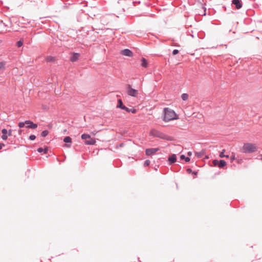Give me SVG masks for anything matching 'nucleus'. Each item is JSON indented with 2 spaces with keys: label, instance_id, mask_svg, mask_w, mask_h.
<instances>
[{
  "label": "nucleus",
  "instance_id": "f257e3e1",
  "mask_svg": "<svg viewBox=\"0 0 262 262\" xmlns=\"http://www.w3.org/2000/svg\"><path fill=\"white\" fill-rule=\"evenodd\" d=\"M178 119V115L173 110L169 108H165L164 109V116L163 118L164 121L167 122L170 121L177 120Z\"/></svg>",
  "mask_w": 262,
  "mask_h": 262
},
{
  "label": "nucleus",
  "instance_id": "f03ea898",
  "mask_svg": "<svg viewBox=\"0 0 262 262\" xmlns=\"http://www.w3.org/2000/svg\"><path fill=\"white\" fill-rule=\"evenodd\" d=\"M150 136H152L155 137L159 138L167 141H173V138L168 136L157 129H151L149 133Z\"/></svg>",
  "mask_w": 262,
  "mask_h": 262
},
{
  "label": "nucleus",
  "instance_id": "7ed1b4c3",
  "mask_svg": "<svg viewBox=\"0 0 262 262\" xmlns=\"http://www.w3.org/2000/svg\"><path fill=\"white\" fill-rule=\"evenodd\" d=\"M257 150V147L256 144L250 143H245L242 148V150L244 153H251Z\"/></svg>",
  "mask_w": 262,
  "mask_h": 262
},
{
  "label": "nucleus",
  "instance_id": "20e7f679",
  "mask_svg": "<svg viewBox=\"0 0 262 262\" xmlns=\"http://www.w3.org/2000/svg\"><path fill=\"white\" fill-rule=\"evenodd\" d=\"M81 139L85 140V144L86 145H94L96 143L95 139L91 138L90 135L83 134L81 135Z\"/></svg>",
  "mask_w": 262,
  "mask_h": 262
},
{
  "label": "nucleus",
  "instance_id": "39448f33",
  "mask_svg": "<svg viewBox=\"0 0 262 262\" xmlns=\"http://www.w3.org/2000/svg\"><path fill=\"white\" fill-rule=\"evenodd\" d=\"M126 89V93L129 96L135 97H137L138 96V91L135 89H133L130 85H127Z\"/></svg>",
  "mask_w": 262,
  "mask_h": 262
},
{
  "label": "nucleus",
  "instance_id": "423d86ee",
  "mask_svg": "<svg viewBox=\"0 0 262 262\" xmlns=\"http://www.w3.org/2000/svg\"><path fill=\"white\" fill-rule=\"evenodd\" d=\"M159 150V148H148L146 149L145 153L147 156H151V155L155 154L157 151Z\"/></svg>",
  "mask_w": 262,
  "mask_h": 262
},
{
  "label": "nucleus",
  "instance_id": "0eeeda50",
  "mask_svg": "<svg viewBox=\"0 0 262 262\" xmlns=\"http://www.w3.org/2000/svg\"><path fill=\"white\" fill-rule=\"evenodd\" d=\"M121 53L122 55L128 56V57H132L133 56V52L129 50V49H124L122 51H121Z\"/></svg>",
  "mask_w": 262,
  "mask_h": 262
},
{
  "label": "nucleus",
  "instance_id": "6e6552de",
  "mask_svg": "<svg viewBox=\"0 0 262 262\" xmlns=\"http://www.w3.org/2000/svg\"><path fill=\"white\" fill-rule=\"evenodd\" d=\"M26 124L27 125V127L35 129L37 127L36 124L33 123V122L30 120H27L25 121Z\"/></svg>",
  "mask_w": 262,
  "mask_h": 262
},
{
  "label": "nucleus",
  "instance_id": "1a4fd4ad",
  "mask_svg": "<svg viewBox=\"0 0 262 262\" xmlns=\"http://www.w3.org/2000/svg\"><path fill=\"white\" fill-rule=\"evenodd\" d=\"M3 135L2 138L3 140H6L8 138V130L6 129H3L2 130Z\"/></svg>",
  "mask_w": 262,
  "mask_h": 262
},
{
  "label": "nucleus",
  "instance_id": "9d476101",
  "mask_svg": "<svg viewBox=\"0 0 262 262\" xmlns=\"http://www.w3.org/2000/svg\"><path fill=\"white\" fill-rule=\"evenodd\" d=\"M232 4L236 6L237 9H240L242 7V4L240 3L239 0H233Z\"/></svg>",
  "mask_w": 262,
  "mask_h": 262
},
{
  "label": "nucleus",
  "instance_id": "9b49d317",
  "mask_svg": "<svg viewBox=\"0 0 262 262\" xmlns=\"http://www.w3.org/2000/svg\"><path fill=\"white\" fill-rule=\"evenodd\" d=\"M79 57V54L78 53H74L71 58V61L72 62L76 61L78 60Z\"/></svg>",
  "mask_w": 262,
  "mask_h": 262
},
{
  "label": "nucleus",
  "instance_id": "f8f14e48",
  "mask_svg": "<svg viewBox=\"0 0 262 262\" xmlns=\"http://www.w3.org/2000/svg\"><path fill=\"white\" fill-rule=\"evenodd\" d=\"M176 160H177L176 155H174V154L172 155V156L169 157V158H168V161L171 163H174L176 161Z\"/></svg>",
  "mask_w": 262,
  "mask_h": 262
},
{
  "label": "nucleus",
  "instance_id": "ddd939ff",
  "mask_svg": "<svg viewBox=\"0 0 262 262\" xmlns=\"http://www.w3.org/2000/svg\"><path fill=\"white\" fill-rule=\"evenodd\" d=\"M141 66L144 68H146L148 65L147 61L144 58L141 59Z\"/></svg>",
  "mask_w": 262,
  "mask_h": 262
},
{
  "label": "nucleus",
  "instance_id": "4468645a",
  "mask_svg": "<svg viewBox=\"0 0 262 262\" xmlns=\"http://www.w3.org/2000/svg\"><path fill=\"white\" fill-rule=\"evenodd\" d=\"M226 165V162L224 160L219 161L218 167L220 168H223Z\"/></svg>",
  "mask_w": 262,
  "mask_h": 262
},
{
  "label": "nucleus",
  "instance_id": "2eb2a0df",
  "mask_svg": "<svg viewBox=\"0 0 262 262\" xmlns=\"http://www.w3.org/2000/svg\"><path fill=\"white\" fill-rule=\"evenodd\" d=\"M204 154H205V151L204 150H202L201 152H195V156L198 158H201Z\"/></svg>",
  "mask_w": 262,
  "mask_h": 262
},
{
  "label": "nucleus",
  "instance_id": "dca6fc26",
  "mask_svg": "<svg viewBox=\"0 0 262 262\" xmlns=\"http://www.w3.org/2000/svg\"><path fill=\"white\" fill-rule=\"evenodd\" d=\"M124 106V105L123 104L122 100L121 99H119L118 100V104L117 105V107L122 109L123 107Z\"/></svg>",
  "mask_w": 262,
  "mask_h": 262
},
{
  "label": "nucleus",
  "instance_id": "f3484780",
  "mask_svg": "<svg viewBox=\"0 0 262 262\" xmlns=\"http://www.w3.org/2000/svg\"><path fill=\"white\" fill-rule=\"evenodd\" d=\"M37 151L39 152H43L44 154H46L47 151H48V148H42L41 147H40L39 148L37 149Z\"/></svg>",
  "mask_w": 262,
  "mask_h": 262
},
{
  "label": "nucleus",
  "instance_id": "a211bd4d",
  "mask_svg": "<svg viewBox=\"0 0 262 262\" xmlns=\"http://www.w3.org/2000/svg\"><path fill=\"white\" fill-rule=\"evenodd\" d=\"M225 152V149H223L222 151H221V152L220 153V158H224V157H226V158H229V156L228 155H224V153Z\"/></svg>",
  "mask_w": 262,
  "mask_h": 262
},
{
  "label": "nucleus",
  "instance_id": "6ab92c4d",
  "mask_svg": "<svg viewBox=\"0 0 262 262\" xmlns=\"http://www.w3.org/2000/svg\"><path fill=\"white\" fill-rule=\"evenodd\" d=\"M181 98L184 101H186L188 98V95L187 94L184 93L182 95Z\"/></svg>",
  "mask_w": 262,
  "mask_h": 262
},
{
  "label": "nucleus",
  "instance_id": "aec40b11",
  "mask_svg": "<svg viewBox=\"0 0 262 262\" xmlns=\"http://www.w3.org/2000/svg\"><path fill=\"white\" fill-rule=\"evenodd\" d=\"M180 158L181 160H185L186 162H188L190 160L189 158L185 157V156L184 155H181L180 156Z\"/></svg>",
  "mask_w": 262,
  "mask_h": 262
},
{
  "label": "nucleus",
  "instance_id": "412c9836",
  "mask_svg": "<svg viewBox=\"0 0 262 262\" xmlns=\"http://www.w3.org/2000/svg\"><path fill=\"white\" fill-rule=\"evenodd\" d=\"M63 141L66 143H71L72 139L70 137H66L63 139Z\"/></svg>",
  "mask_w": 262,
  "mask_h": 262
},
{
  "label": "nucleus",
  "instance_id": "4be33fe9",
  "mask_svg": "<svg viewBox=\"0 0 262 262\" xmlns=\"http://www.w3.org/2000/svg\"><path fill=\"white\" fill-rule=\"evenodd\" d=\"M48 133L49 132L48 130H44L41 133V136L43 137H45L48 135Z\"/></svg>",
  "mask_w": 262,
  "mask_h": 262
},
{
  "label": "nucleus",
  "instance_id": "5701e85b",
  "mask_svg": "<svg viewBox=\"0 0 262 262\" xmlns=\"http://www.w3.org/2000/svg\"><path fill=\"white\" fill-rule=\"evenodd\" d=\"M202 9L204 10L203 12L201 13V12L198 11V13L200 15H205V14H206L205 11H206V9L204 7H202Z\"/></svg>",
  "mask_w": 262,
  "mask_h": 262
},
{
  "label": "nucleus",
  "instance_id": "b1692460",
  "mask_svg": "<svg viewBox=\"0 0 262 262\" xmlns=\"http://www.w3.org/2000/svg\"><path fill=\"white\" fill-rule=\"evenodd\" d=\"M23 45V40H20L17 42V46L18 47H20Z\"/></svg>",
  "mask_w": 262,
  "mask_h": 262
},
{
  "label": "nucleus",
  "instance_id": "393cba45",
  "mask_svg": "<svg viewBox=\"0 0 262 262\" xmlns=\"http://www.w3.org/2000/svg\"><path fill=\"white\" fill-rule=\"evenodd\" d=\"M5 68V63L3 62H0V70H3Z\"/></svg>",
  "mask_w": 262,
  "mask_h": 262
},
{
  "label": "nucleus",
  "instance_id": "a878e982",
  "mask_svg": "<svg viewBox=\"0 0 262 262\" xmlns=\"http://www.w3.org/2000/svg\"><path fill=\"white\" fill-rule=\"evenodd\" d=\"M212 162L214 166H218L219 161H218L217 160H214Z\"/></svg>",
  "mask_w": 262,
  "mask_h": 262
},
{
  "label": "nucleus",
  "instance_id": "bb28decb",
  "mask_svg": "<svg viewBox=\"0 0 262 262\" xmlns=\"http://www.w3.org/2000/svg\"><path fill=\"white\" fill-rule=\"evenodd\" d=\"M25 124H26L25 122H19L18 123V126L20 128H21V127H23L25 126Z\"/></svg>",
  "mask_w": 262,
  "mask_h": 262
},
{
  "label": "nucleus",
  "instance_id": "cd10ccee",
  "mask_svg": "<svg viewBox=\"0 0 262 262\" xmlns=\"http://www.w3.org/2000/svg\"><path fill=\"white\" fill-rule=\"evenodd\" d=\"M122 110H125V111H126L127 112H128V113L130 112V108H128V107H126L125 106L123 107V108Z\"/></svg>",
  "mask_w": 262,
  "mask_h": 262
},
{
  "label": "nucleus",
  "instance_id": "c85d7f7f",
  "mask_svg": "<svg viewBox=\"0 0 262 262\" xmlns=\"http://www.w3.org/2000/svg\"><path fill=\"white\" fill-rule=\"evenodd\" d=\"M150 161L147 160H146L145 162H144V166H148L149 165V164H150Z\"/></svg>",
  "mask_w": 262,
  "mask_h": 262
},
{
  "label": "nucleus",
  "instance_id": "c756f323",
  "mask_svg": "<svg viewBox=\"0 0 262 262\" xmlns=\"http://www.w3.org/2000/svg\"><path fill=\"white\" fill-rule=\"evenodd\" d=\"M130 112H132L133 114H135L137 112V110L135 108H130Z\"/></svg>",
  "mask_w": 262,
  "mask_h": 262
},
{
  "label": "nucleus",
  "instance_id": "7c9ffc66",
  "mask_svg": "<svg viewBox=\"0 0 262 262\" xmlns=\"http://www.w3.org/2000/svg\"><path fill=\"white\" fill-rule=\"evenodd\" d=\"M36 137L35 135H31L30 137H29V139L31 140H34L35 139Z\"/></svg>",
  "mask_w": 262,
  "mask_h": 262
},
{
  "label": "nucleus",
  "instance_id": "2f4dec72",
  "mask_svg": "<svg viewBox=\"0 0 262 262\" xmlns=\"http://www.w3.org/2000/svg\"><path fill=\"white\" fill-rule=\"evenodd\" d=\"M179 53V50H177V49H175L172 52V54L173 55H176L178 53Z\"/></svg>",
  "mask_w": 262,
  "mask_h": 262
},
{
  "label": "nucleus",
  "instance_id": "473e14b6",
  "mask_svg": "<svg viewBox=\"0 0 262 262\" xmlns=\"http://www.w3.org/2000/svg\"><path fill=\"white\" fill-rule=\"evenodd\" d=\"M8 136H10L12 135V130L10 129L9 131H8Z\"/></svg>",
  "mask_w": 262,
  "mask_h": 262
},
{
  "label": "nucleus",
  "instance_id": "72a5a7b5",
  "mask_svg": "<svg viewBox=\"0 0 262 262\" xmlns=\"http://www.w3.org/2000/svg\"><path fill=\"white\" fill-rule=\"evenodd\" d=\"M4 146H5V144L4 143H0V149H1Z\"/></svg>",
  "mask_w": 262,
  "mask_h": 262
},
{
  "label": "nucleus",
  "instance_id": "f704fd0d",
  "mask_svg": "<svg viewBox=\"0 0 262 262\" xmlns=\"http://www.w3.org/2000/svg\"><path fill=\"white\" fill-rule=\"evenodd\" d=\"M234 159H235V157H234V156H233L231 157V161H233Z\"/></svg>",
  "mask_w": 262,
  "mask_h": 262
},
{
  "label": "nucleus",
  "instance_id": "c9c22d12",
  "mask_svg": "<svg viewBox=\"0 0 262 262\" xmlns=\"http://www.w3.org/2000/svg\"><path fill=\"white\" fill-rule=\"evenodd\" d=\"M188 155L190 156L191 155H192V152L191 151H189L188 153H187Z\"/></svg>",
  "mask_w": 262,
  "mask_h": 262
},
{
  "label": "nucleus",
  "instance_id": "e433bc0d",
  "mask_svg": "<svg viewBox=\"0 0 262 262\" xmlns=\"http://www.w3.org/2000/svg\"><path fill=\"white\" fill-rule=\"evenodd\" d=\"M65 146L67 147H70V145H67V144H66Z\"/></svg>",
  "mask_w": 262,
  "mask_h": 262
},
{
  "label": "nucleus",
  "instance_id": "4c0bfd02",
  "mask_svg": "<svg viewBox=\"0 0 262 262\" xmlns=\"http://www.w3.org/2000/svg\"><path fill=\"white\" fill-rule=\"evenodd\" d=\"M188 171H189V172H190V171H191V169H188Z\"/></svg>",
  "mask_w": 262,
  "mask_h": 262
},
{
  "label": "nucleus",
  "instance_id": "58836bf2",
  "mask_svg": "<svg viewBox=\"0 0 262 262\" xmlns=\"http://www.w3.org/2000/svg\"><path fill=\"white\" fill-rule=\"evenodd\" d=\"M260 157H261L260 160H262V155L260 156Z\"/></svg>",
  "mask_w": 262,
  "mask_h": 262
}]
</instances>
